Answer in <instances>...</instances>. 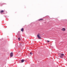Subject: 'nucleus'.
I'll list each match as a JSON object with an SVG mask.
<instances>
[{
	"label": "nucleus",
	"instance_id": "obj_1",
	"mask_svg": "<svg viewBox=\"0 0 67 67\" xmlns=\"http://www.w3.org/2000/svg\"><path fill=\"white\" fill-rule=\"evenodd\" d=\"M64 54L63 53H60V58H63V57L64 56Z\"/></svg>",
	"mask_w": 67,
	"mask_h": 67
},
{
	"label": "nucleus",
	"instance_id": "obj_2",
	"mask_svg": "<svg viewBox=\"0 0 67 67\" xmlns=\"http://www.w3.org/2000/svg\"><path fill=\"white\" fill-rule=\"evenodd\" d=\"M37 36L38 37L39 39H41V38L40 37V36L39 34L37 35Z\"/></svg>",
	"mask_w": 67,
	"mask_h": 67
},
{
	"label": "nucleus",
	"instance_id": "obj_3",
	"mask_svg": "<svg viewBox=\"0 0 67 67\" xmlns=\"http://www.w3.org/2000/svg\"><path fill=\"white\" fill-rule=\"evenodd\" d=\"M13 56V52H11L10 53V57H12Z\"/></svg>",
	"mask_w": 67,
	"mask_h": 67
},
{
	"label": "nucleus",
	"instance_id": "obj_4",
	"mask_svg": "<svg viewBox=\"0 0 67 67\" xmlns=\"http://www.w3.org/2000/svg\"><path fill=\"white\" fill-rule=\"evenodd\" d=\"M61 30L62 31H65L66 30V29L65 28H63Z\"/></svg>",
	"mask_w": 67,
	"mask_h": 67
},
{
	"label": "nucleus",
	"instance_id": "obj_5",
	"mask_svg": "<svg viewBox=\"0 0 67 67\" xmlns=\"http://www.w3.org/2000/svg\"><path fill=\"white\" fill-rule=\"evenodd\" d=\"M21 31L22 32H23L24 31V29L23 28H22L21 29Z\"/></svg>",
	"mask_w": 67,
	"mask_h": 67
},
{
	"label": "nucleus",
	"instance_id": "obj_6",
	"mask_svg": "<svg viewBox=\"0 0 67 67\" xmlns=\"http://www.w3.org/2000/svg\"><path fill=\"white\" fill-rule=\"evenodd\" d=\"M24 62V60L22 59L21 60V63H23Z\"/></svg>",
	"mask_w": 67,
	"mask_h": 67
},
{
	"label": "nucleus",
	"instance_id": "obj_7",
	"mask_svg": "<svg viewBox=\"0 0 67 67\" xmlns=\"http://www.w3.org/2000/svg\"><path fill=\"white\" fill-rule=\"evenodd\" d=\"M3 12H4V10H1L0 11V13H3Z\"/></svg>",
	"mask_w": 67,
	"mask_h": 67
},
{
	"label": "nucleus",
	"instance_id": "obj_8",
	"mask_svg": "<svg viewBox=\"0 0 67 67\" xmlns=\"http://www.w3.org/2000/svg\"><path fill=\"white\" fill-rule=\"evenodd\" d=\"M43 20V19H40L38 20V21H41V20Z\"/></svg>",
	"mask_w": 67,
	"mask_h": 67
},
{
	"label": "nucleus",
	"instance_id": "obj_9",
	"mask_svg": "<svg viewBox=\"0 0 67 67\" xmlns=\"http://www.w3.org/2000/svg\"><path fill=\"white\" fill-rule=\"evenodd\" d=\"M18 41H20V40H21V39L20 38H18Z\"/></svg>",
	"mask_w": 67,
	"mask_h": 67
},
{
	"label": "nucleus",
	"instance_id": "obj_10",
	"mask_svg": "<svg viewBox=\"0 0 67 67\" xmlns=\"http://www.w3.org/2000/svg\"><path fill=\"white\" fill-rule=\"evenodd\" d=\"M47 42H49V41H47Z\"/></svg>",
	"mask_w": 67,
	"mask_h": 67
},
{
	"label": "nucleus",
	"instance_id": "obj_11",
	"mask_svg": "<svg viewBox=\"0 0 67 67\" xmlns=\"http://www.w3.org/2000/svg\"><path fill=\"white\" fill-rule=\"evenodd\" d=\"M30 54L31 55H32V53H30Z\"/></svg>",
	"mask_w": 67,
	"mask_h": 67
}]
</instances>
